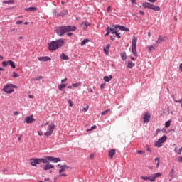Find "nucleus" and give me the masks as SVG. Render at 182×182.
Wrapping results in <instances>:
<instances>
[{
    "instance_id": "obj_1",
    "label": "nucleus",
    "mask_w": 182,
    "mask_h": 182,
    "mask_svg": "<svg viewBox=\"0 0 182 182\" xmlns=\"http://www.w3.org/2000/svg\"><path fill=\"white\" fill-rule=\"evenodd\" d=\"M74 31H76V26H61L55 28V33L58 36H63L67 32H74Z\"/></svg>"
},
{
    "instance_id": "obj_2",
    "label": "nucleus",
    "mask_w": 182,
    "mask_h": 182,
    "mask_svg": "<svg viewBox=\"0 0 182 182\" xmlns=\"http://www.w3.org/2000/svg\"><path fill=\"white\" fill-rule=\"evenodd\" d=\"M65 45V40L60 38L56 41H53L48 44L49 50L53 51L62 48Z\"/></svg>"
},
{
    "instance_id": "obj_3",
    "label": "nucleus",
    "mask_w": 182,
    "mask_h": 182,
    "mask_svg": "<svg viewBox=\"0 0 182 182\" xmlns=\"http://www.w3.org/2000/svg\"><path fill=\"white\" fill-rule=\"evenodd\" d=\"M50 161H53V163H59V161H62V160L60 158H54L53 156H46L44 158L38 159V164L40 163L48 164Z\"/></svg>"
},
{
    "instance_id": "obj_4",
    "label": "nucleus",
    "mask_w": 182,
    "mask_h": 182,
    "mask_svg": "<svg viewBox=\"0 0 182 182\" xmlns=\"http://www.w3.org/2000/svg\"><path fill=\"white\" fill-rule=\"evenodd\" d=\"M136 45H137V38L134 37L132 38V52L134 56H138L137 50H136Z\"/></svg>"
},
{
    "instance_id": "obj_5",
    "label": "nucleus",
    "mask_w": 182,
    "mask_h": 182,
    "mask_svg": "<svg viewBox=\"0 0 182 182\" xmlns=\"http://www.w3.org/2000/svg\"><path fill=\"white\" fill-rule=\"evenodd\" d=\"M55 127L56 126H55V124H50L48 125V131L44 133V136H46V137H49L50 136H52L53 130H55Z\"/></svg>"
},
{
    "instance_id": "obj_6",
    "label": "nucleus",
    "mask_w": 182,
    "mask_h": 182,
    "mask_svg": "<svg viewBox=\"0 0 182 182\" xmlns=\"http://www.w3.org/2000/svg\"><path fill=\"white\" fill-rule=\"evenodd\" d=\"M14 89H16V86L15 85L10 84L9 85H6L3 90L6 93H12L14 92Z\"/></svg>"
},
{
    "instance_id": "obj_7",
    "label": "nucleus",
    "mask_w": 182,
    "mask_h": 182,
    "mask_svg": "<svg viewBox=\"0 0 182 182\" xmlns=\"http://www.w3.org/2000/svg\"><path fill=\"white\" fill-rule=\"evenodd\" d=\"M60 170H59V177H68V175L65 174V173H63V171H65V170H68V168H69V166H66V165H63L60 167Z\"/></svg>"
},
{
    "instance_id": "obj_8",
    "label": "nucleus",
    "mask_w": 182,
    "mask_h": 182,
    "mask_svg": "<svg viewBox=\"0 0 182 182\" xmlns=\"http://www.w3.org/2000/svg\"><path fill=\"white\" fill-rule=\"evenodd\" d=\"M161 176H163L161 173H154L150 176L149 181L154 182L156 181V178H159V177H161Z\"/></svg>"
},
{
    "instance_id": "obj_9",
    "label": "nucleus",
    "mask_w": 182,
    "mask_h": 182,
    "mask_svg": "<svg viewBox=\"0 0 182 182\" xmlns=\"http://www.w3.org/2000/svg\"><path fill=\"white\" fill-rule=\"evenodd\" d=\"M166 38L167 37L162 36V35L158 36V39L156 41V45H160V43H161V42H164V41H166Z\"/></svg>"
},
{
    "instance_id": "obj_10",
    "label": "nucleus",
    "mask_w": 182,
    "mask_h": 182,
    "mask_svg": "<svg viewBox=\"0 0 182 182\" xmlns=\"http://www.w3.org/2000/svg\"><path fill=\"white\" fill-rule=\"evenodd\" d=\"M151 118V116L149 112H146L144 114V123H147L148 122H150V119Z\"/></svg>"
},
{
    "instance_id": "obj_11",
    "label": "nucleus",
    "mask_w": 182,
    "mask_h": 182,
    "mask_svg": "<svg viewBox=\"0 0 182 182\" xmlns=\"http://www.w3.org/2000/svg\"><path fill=\"white\" fill-rule=\"evenodd\" d=\"M41 167H43V170H50V168H55V166L49 163L46 165L41 166Z\"/></svg>"
},
{
    "instance_id": "obj_12",
    "label": "nucleus",
    "mask_w": 182,
    "mask_h": 182,
    "mask_svg": "<svg viewBox=\"0 0 182 182\" xmlns=\"http://www.w3.org/2000/svg\"><path fill=\"white\" fill-rule=\"evenodd\" d=\"M30 164L31 166H36V164H39V159L38 158L31 159Z\"/></svg>"
},
{
    "instance_id": "obj_13",
    "label": "nucleus",
    "mask_w": 182,
    "mask_h": 182,
    "mask_svg": "<svg viewBox=\"0 0 182 182\" xmlns=\"http://www.w3.org/2000/svg\"><path fill=\"white\" fill-rule=\"evenodd\" d=\"M115 28H118V29H119V31H124L125 32H130V30L123 26H119V25H117V26Z\"/></svg>"
},
{
    "instance_id": "obj_14",
    "label": "nucleus",
    "mask_w": 182,
    "mask_h": 182,
    "mask_svg": "<svg viewBox=\"0 0 182 182\" xmlns=\"http://www.w3.org/2000/svg\"><path fill=\"white\" fill-rule=\"evenodd\" d=\"M117 26V25H116V26L112 25L110 28H109V33H114L118 29V28H116Z\"/></svg>"
},
{
    "instance_id": "obj_15",
    "label": "nucleus",
    "mask_w": 182,
    "mask_h": 182,
    "mask_svg": "<svg viewBox=\"0 0 182 182\" xmlns=\"http://www.w3.org/2000/svg\"><path fill=\"white\" fill-rule=\"evenodd\" d=\"M26 123H33V122H35V119H33V115H31V116H29V117H27L26 118Z\"/></svg>"
},
{
    "instance_id": "obj_16",
    "label": "nucleus",
    "mask_w": 182,
    "mask_h": 182,
    "mask_svg": "<svg viewBox=\"0 0 182 182\" xmlns=\"http://www.w3.org/2000/svg\"><path fill=\"white\" fill-rule=\"evenodd\" d=\"M114 154H116V149H111L108 152V156L109 159H113Z\"/></svg>"
},
{
    "instance_id": "obj_17",
    "label": "nucleus",
    "mask_w": 182,
    "mask_h": 182,
    "mask_svg": "<svg viewBox=\"0 0 182 182\" xmlns=\"http://www.w3.org/2000/svg\"><path fill=\"white\" fill-rule=\"evenodd\" d=\"M38 60L40 62H48L49 60H50V58L46 56V57H39L38 58Z\"/></svg>"
},
{
    "instance_id": "obj_18",
    "label": "nucleus",
    "mask_w": 182,
    "mask_h": 182,
    "mask_svg": "<svg viewBox=\"0 0 182 182\" xmlns=\"http://www.w3.org/2000/svg\"><path fill=\"white\" fill-rule=\"evenodd\" d=\"M90 26V23H89V22L85 21L83 23H81V27L82 28V29H87L88 26Z\"/></svg>"
},
{
    "instance_id": "obj_19",
    "label": "nucleus",
    "mask_w": 182,
    "mask_h": 182,
    "mask_svg": "<svg viewBox=\"0 0 182 182\" xmlns=\"http://www.w3.org/2000/svg\"><path fill=\"white\" fill-rule=\"evenodd\" d=\"M109 49H110V45L107 44L105 47L103 48V51L105 52V55H109Z\"/></svg>"
},
{
    "instance_id": "obj_20",
    "label": "nucleus",
    "mask_w": 182,
    "mask_h": 182,
    "mask_svg": "<svg viewBox=\"0 0 182 182\" xmlns=\"http://www.w3.org/2000/svg\"><path fill=\"white\" fill-rule=\"evenodd\" d=\"M153 4H151V3H149V2H144L142 4V6L144 8H148L149 9H151V6Z\"/></svg>"
},
{
    "instance_id": "obj_21",
    "label": "nucleus",
    "mask_w": 182,
    "mask_h": 182,
    "mask_svg": "<svg viewBox=\"0 0 182 182\" xmlns=\"http://www.w3.org/2000/svg\"><path fill=\"white\" fill-rule=\"evenodd\" d=\"M169 176H170L169 181H171V180H173L175 177L173 169H171V171L169 172Z\"/></svg>"
},
{
    "instance_id": "obj_22",
    "label": "nucleus",
    "mask_w": 182,
    "mask_h": 182,
    "mask_svg": "<svg viewBox=\"0 0 182 182\" xmlns=\"http://www.w3.org/2000/svg\"><path fill=\"white\" fill-rule=\"evenodd\" d=\"M60 58V59H62L63 60H69L68 56L66 55V54H65V53H62Z\"/></svg>"
},
{
    "instance_id": "obj_23",
    "label": "nucleus",
    "mask_w": 182,
    "mask_h": 182,
    "mask_svg": "<svg viewBox=\"0 0 182 182\" xmlns=\"http://www.w3.org/2000/svg\"><path fill=\"white\" fill-rule=\"evenodd\" d=\"M161 144L164 143V141H166V140H167V136L164 135L163 136H161L159 139H158Z\"/></svg>"
},
{
    "instance_id": "obj_24",
    "label": "nucleus",
    "mask_w": 182,
    "mask_h": 182,
    "mask_svg": "<svg viewBox=\"0 0 182 182\" xmlns=\"http://www.w3.org/2000/svg\"><path fill=\"white\" fill-rule=\"evenodd\" d=\"M147 49L149 52H153V50H156V45H152L147 47Z\"/></svg>"
},
{
    "instance_id": "obj_25",
    "label": "nucleus",
    "mask_w": 182,
    "mask_h": 182,
    "mask_svg": "<svg viewBox=\"0 0 182 182\" xmlns=\"http://www.w3.org/2000/svg\"><path fill=\"white\" fill-rule=\"evenodd\" d=\"M112 79H113V76H112V75L104 77L105 82H110V80H112Z\"/></svg>"
},
{
    "instance_id": "obj_26",
    "label": "nucleus",
    "mask_w": 182,
    "mask_h": 182,
    "mask_svg": "<svg viewBox=\"0 0 182 182\" xmlns=\"http://www.w3.org/2000/svg\"><path fill=\"white\" fill-rule=\"evenodd\" d=\"M151 9L153 11H160V6L152 4Z\"/></svg>"
},
{
    "instance_id": "obj_27",
    "label": "nucleus",
    "mask_w": 182,
    "mask_h": 182,
    "mask_svg": "<svg viewBox=\"0 0 182 182\" xmlns=\"http://www.w3.org/2000/svg\"><path fill=\"white\" fill-rule=\"evenodd\" d=\"M134 66V63L132 61H128L127 63V68H129V69H132Z\"/></svg>"
},
{
    "instance_id": "obj_28",
    "label": "nucleus",
    "mask_w": 182,
    "mask_h": 182,
    "mask_svg": "<svg viewBox=\"0 0 182 182\" xmlns=\"http://www.w3.org/2000/svg\"><path fill=\"white\" fill-rule=\"evenodd\" d=\"M154 146L155 147H161V146H163V144H161L158 139L156 141L154 142Z\"/></svg>"
},
{
    "instance_id": "obj_29",
    "label": "nucleus",
    "mask_w": 182,
    "mask_h": 182,
    "mask_svg": "<svg viewBox=\"0 0 182 182\" xmlns=\"http://www.w3.org/2000/svg\"><path fill=\"white\" fill-rule=\"evenodd\" d=\"M26 11H30V12H33L34 11H36V7H29L24 9Z\"/></svg>"
},
{
    "instance_id": "obj_30",
    "label": "nucleus",
    "mask_w": 182,
    "mask_h": 182,
    "mask_svg": "<svg viewBox=\"0 0 182 182\" xmlns=\"http://www.w3.org/2000/svg\"><path fill=\"white\" fill-rule=\"evenodd\" d=\"M9 65H10V66H11L13 69H15V68H16V66L15 65V63H14V61L12 60H9Z\"/></svg>"
},
{
    "instance_id": "obj_31",
    "label": "nucleus",
    "mask_w": 182,
    "mask_h": 182,
    "mask_svg": "<svg viewBox=\"0 0 182 182\" xmlns=\"http://www.w3.org/2000/svg\"><path fill=\"white\" fill-rule=\"evenodd\" d=\"M182 152V147L178 149V148H175V153H177L178 154H181Z\"/></svg>"
},
{
    "instance_id": "obj_32",
    "label": "nucleus",
    "mask_w": 182,
    "mask_h": 182,
    "mask_svg": "<svg viewBox=\"0 0 182 182\" xmlns=\"http://www.w3.org/2000/svg\"><path fill=\"white\" fill-rule=\"evenodd\" d=\"M120 56L122 59V60H125L127 59L126 53H121Z\"/></svg>"
},
{
    "instance_id": "obj_33",
    "label": "nucleus",
    "mask_w": 182,
    "mask_h": 182,
    "mask_svg": "<svg viewBox=\"0 0 182 182\" xmlns=\"http://www.w3.org/2000/svg\"><path fill=\"white\" fill-rule=\"evenodd\" d=\"M15 3L14 0H9V1H4L3 4H14Z\"/></svg>"
},
{
    "instance_id": "obj_34",
    "label": "nucleus",
    "mask_w": 182,
    "mask_h": 182,
    "mask_svg": "<svg viewBox=\"0 0 182 182\" xmlns=\"http://www.w3.org/2000/svg\"><path fill=\"white\" fill-rule=\"evenodd\" d=\"M41 79H43V77L38 76L37 77L32 78L31 80H33V82H36V80H41Z\"/></svg>"
},
{
    "instance_id": "obj_35",
    "label": "nucleus",
    "mask_w": 182,
    "mask_h": 182,
    "mask_svg": "<svg viewBox=\"0 0 182 182\" xmlns=\"http://www.w3.org/2000/svg\"><path fill=\"white\" fill-rule=\"evenodd\" d=\"M65 87H66L65 84H61V85H58L59 90H63V89H65Z\"/></svg>"
},
{
    "instance_id": "obj_36",
    "label": "nucleus",
    "mask_w": 182,
    "mask_h": 182,
    "mask_svg": "<svg viewBox=\"0 0 182 182\" xmlns=\"http://www.w3.org/2000/svg\"><path fill=\"white\" fill-rule=\"evenodd\" d=\"M89 41H90L89 39H85V40H83V41L81 42V43H80L81 46H85V43H87V42H89Z\"/></svg>"
},
{
    "instance_id": "obj_37",
    "label": "nucleus",
    "mask_w": 182,
    "mask_h": 182,
    "mask_svg": "<svg viewBox=\"0 0 182 182\" xmlns=\"http://www.w3.org/2000/svg\"><path fill=\"white\" fill-rule=\"evenodd\" d=\"M110 112V109H106L105 111H103L101 114L102 116H105V114H107L108 112Z\"/></svg>"
},
{
    "instance_id": "obj_38",
    "label": "nucleus",
    "mask_w": 182,
    "mask_h": 182,
    "mask_svg": "<svg viewBox=\"0 0 182 182\" xmlns=\"http://www.w3.org/2000/svg\"><path fill=\"white\" fill-rule=\"evenodd\" d=\"M2 65H3V66H4V67L8 66V65H9V61H3V62H2Z\"/></svg>"
},
{
    "instance_id": "obj_39",
    "label": "nucleus",
    "mask_w": 182,
    "mask_h": 182,
    "mask_svg": "<svg viewBox=\"0 0 182 182\" xmlns=\"http://www.w3.org/2000/svg\"><path fill=\"white\" fill-rule=\"evenodd\" d=\"M68 103L69 104V107H72L73 104L72 103V100L70 99L67 100Z\"/></svg>"
},
{
    "instance_id": "obj_40",
    "label": "nucleus",
    "mask_w": 182,
    "mask_h": 182,
    "mask_svg": "<svg viewBox=\"0 0 182 182\" xmlns=\"http://www.w3.org/2000/svg\"><path fill=\"white\" fill-rule=\"evenodd\" d=\"M119 31H116L114 33L115 34V36H117V38H118V39H120V33H118Z\"/></svg>"
},
{
    "instance_id": "obj_41",
    "label": "nucleus",
    "mask_w": 182,
    "mask_h": 182,
    "mask_svg": "<svg viewBox=\"0 0 182 182\" xmlns=\"http://www.w3.org/2000/svg\"><path fill=\"white\" fill-rule=\"evenodd\" d=\"M171 123V121H167V122L165 123V127H170Z\"/></svg>"
},
{
    "instance_id": "obj_42",
    "label": "nucleus",
    "mask_w": 182,
    "mask_h": 182,
    "mask_svg": "<svg viewBox=\"0 0 182 182\" xmlns=\"http://www.w3.org/2000/svg\"><path fill=\"white\" fill-rule=\"evenodd\" d=\"M80 85H82V83L77 82V83L73 84V87H79V86H80Z\"/></svg>"
},
{
    "instance_id": "obj_43",
    "label": "nucleus",
    "mask_w": 182,
    "mask_h": 182,
    "mask_svg": "<svg viewBox=\"0 0 182 182\" xmlns=\"http://www.w3.org/2000/svg\"><path fill=\"white\" fill-rule=\"evenodd\" d=\"M141 178L142 180H145V181H147V180H149L150 181V176L149 177H147V176H141Z\"/></svg>"
},
{
    "instance_id": "obj_44",
    "label": "nucleus",
    "mask_w": 182,
    "mask_h": 182,
    "mask_svg": "<svg viewBox=\"0 0 182 182\" xmlns=\"http://www.w3.org/2000/svg\"><path fill=\"white\" fill-rule=\"evenodd\" d=\"M96 127H97L96 125H94L90 129H87V132H92V130H95Z\"/></svg>"
},
{
    "instance_id": "obj_45",
    "label": "nucleus",
    "mask_w": 182,
    "mask_h": 182,
    "mask_svg": "<svg viewBox=\"0 0 182 182\" xmlns=\"http://www.w3.org/2000/svg\"><path fill=\"white\" fill-rule=\"evenodd\" d=\"M87 110H89V105H87V107L82 109V112H87Z\"/></svg>"
},
{
    "instance_id": "obj_46",
    "label": "nucleus",
    "mask_w": 182,
    "mask_h": 182,
    "mask_svg": "<svg viewBox=\"0 0 182 182\" xmlns=\"http://www.w3.org/2000/svg\"><path fill=\"white\" fill-rule=\"evenodd\" d=\"M23 23V21H17L16 22V25H22Z\"/></svg>"
},
{
    "instance_id": "obj_47",
    "label": "nucleus",
    "mask_w": 182,
    "mask_h": 182,
    "mask_svg": "<svg viewBox=\"0 0 182 182\" xmlns=\"http://www.w3.org/2000/svg\"><path fill=\"white\" fill-rule=\"evenodd\" d=\"M13 77H19V75H18V73L14 72L13 73Z\"/></svg>"
},
{
    "instance_id": "obj_48",
    "label": "nucleus",
    "mask_w": 182,
    "mask_h": 182,
    "mask_svg": "<svg viewBox=\"0 0 182 182\" xmlns=\"http://www.w3.org/2000/svg\"><path fill=\"white\" fill-rule=\"evenodd\" d=\"M137 154H145L146 151H137Z\"/></svg>"
},
{
    "instance_id": "obj_49",
    "label": "nucleus",
    "mask_w": 182,
    "mask_h": 182,
    "mask_svg": "<svg viewBox=\"0 0 182 182\" xmlns=\"http://www.w3.org/2000/svg\"><path fill=\"white\" fill-rule=\"evenodd\" d=\"M106 86V84L105 83H102V84H101V85H100V89H102H102H105V87Z\"/></svg>"
},
{
    "instance_id": "obj_50",
    "label": "nucleus",
    "mask_w": 182,
    "mask_h": 182,
    "mask_svg": "<svg viewBox=\"0 0 182 182\" xmlns=\"http://www.w3.org/2000/svg\"><path fill=\"white\" fill-rule=\"evenodd\" d=\"M146 150L147 151H149V153H151V149H150V146H149V145H146Z\"/></svg>"
},
{
    "instance_id": "obj_51",
    "label": "nucleus",
    "mask_w": 182,
    "mask_h": 182,
    "mask_svg": "<svg viewBox=\"0 0 182 182\" xmlns=\"http://www.w3.org/2000/svg\"><path fill=\"white\" fill-rule=\"evenodd\" d=\"M178 161L179 163H182V156H181L178 157Z\"/></svg>"
},
{
    "instance_id": "obj_52",
    "label": "nucleus",
    "mask_w": 182,
    "mask_h": 182,
    "mask_svg": "<svg viewBox=\"0 0 182 182\" xmlns=\"http://www.w3.org/2000/svg\"><path fill=\"white\" fill-rule=\"evenodd\" d=\"M38 136H43V132L41 130V131H38Z\"/></svg>"
},
{
    "instance_id": "obj_53",
    "label": "nucleus",
    "mask_w": 182,
    "mask_h": 182,
    "mask_svg": "<svg viewBox=\"0 0 182 182\" xmlns=\"http://www.w3.org/2000/svg\"><path fill=\"white\" fill-rule=\"evenodd\" d=\"M110 33V31L109 30V27H107V31L105 34V36H108V35Z\"/></svg>"
},
{
    "instance_id": "obj_54",
    "label": "nucleus",
    "mask_w": 182,
    "mask_h": 182,
    "mask_svg": "<svg viewBox=\"0 0 182 182\" xmlns=\"http://www.w3.org/2000/svg\"><path fill=\"white\" fill-rule=\"evenodd\" d=\"M18 114H19V112H18V111H15L14 112V116H18Z\"/></svg>"
},
{
    "instance_id": "obj_55",
    "label": "nucleus",
    "mask_w": 182,
    "mask_h": 182,
    "mask_svg": "<svg viewBox=\"0 0 182 182\" xmlns=\"http://www.w3.org/2000/svg\"><path fill=\"white\" fill-rule=\"evenodd\" d=\"M156 167L157 168H159V167H160V161H158L156 163Z\"/></svg>"
},
{
    "instance_id": "obj_56",
    "label": "nucleus",
    "mask_w": 182,
    "mask_h": 182,
    "mask_svg": "<svg viewBox=\"0 0 182 182\" xmlns=\"http://www.w3.org/2000/svg\"><path fill=\"white\" fill-rule=\"evenodd\" d=\"M110 9H112V6H109L107 9V12H110Z\"/></svg>"
},
{
    "instance_id": "obj_57",
    "label": "nucleus",
    "mask_w": 182,
    "mask_h": 182,
    "mask_svg": "<svg viewBox=\"0 0 182 182\" xmlns=\"http://www.w3.org/2000/svg\"><path fill=\"white\" fill-rule=\"evenodd\" d=\"M49 124V122H46V124H42L41 127H43V126H48Z\"/></svg>"
},
{
    "instance_id": "obj_58",
    "label": "nucleus",
    "mask_w": 182,
    "mask_h": 182,
    "mask_svg": "<svg viewBox=\"0 0 182 182\" xmlns=\"http://www.w3.org/2000/svg\"><path fill=\"white\" fill-rule=\"evenodd\" d=\"M66 80H68V78H65V79L62 80L61 82L65 83V82H66Z\"/></svg>"
},
{
    "instance_id": "obj_59",
    "label": "nucleus",
    "mask_w": 182,
    "mask_h": 182,
    "mask_svg": "<svg viewBox=\"0 0 182 182\" xmlns=\"http://www.w3.org/2000/svg\"><path fill=\"white\" fill-rule=\"evenodd\" d=\"M179 70H181V72H182V63H181L179 65Z\"/></svg>"
},
{
    "instance_id": "obj_60",
    "label": "nucleus",
    "mask_w": 182,
    "mask_h": 182,
    "mask_svg": "<svg viewBox=\"0 0 182 182\" xmlns=\"http://www.w3.org/2000/svg\"><path fill=\"white\" fill-rule=\"evenodd\" d=\"M155 161H160V158L157 157L154 159Z\"/></svg>"
},
{
    "instance_id": "obj_61",
    "label": "nucleus",
    "mask_w": 182,
    "mask_h": 182,
    "mask_svg": "<svg viewBox=\"0 0 182 182\" xmlns=\"http://www.w3.org/2000/svg\"><path fill=\"white\" fill-rule=\"evenodd\" d=\"M149 2H152V3H154V2H156L157 0H148Z\"/></svg>"
},
{
    "instance_id": "obj_62",
    "label": "nucleus",
    "mask_w": 182,
    "mask_h": 182,
    "mask_svg": "<svg viewBox=\"0 0 182 182\" xmlns=\"http://www.w3.org/2000/svg\"><path fill=\"white\" fill-rule=\"evenodd\" d=\"M60 16H63V17L65 16V14L64 13H60Z\"/></svg>"
},
{
    "instance_id": "obj_63",
    "label": "nucleus",
    "mask_w": 182,
    "mask_h": 182,
    "mask_svg": "<svg viewBox=\"0 0 182 182\" xmlns=\"http://www.w3.org/2000/svg\"><path fill=\"white\" fill-rule=\"evenodd\" d=\"M139 13L141 14V15H144V11H139Z\"/></svg>"
},
{
    "instance_id": "obj_64",
    "label": "nucleus",
    "mask_w": 182,
    "mask_h": 182,
    "mask_svg": "<svg viewBox=\"0 0 182 182\" xmlns=\"http://www.w3.org/2000/svg\"><path fill=\"white\" fill-rule=\"evenodd\" d=\"M68 14H69V11H65L64 12V15H68Z\"/></svg>"
}]
</instances>
